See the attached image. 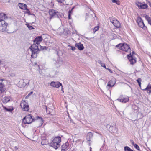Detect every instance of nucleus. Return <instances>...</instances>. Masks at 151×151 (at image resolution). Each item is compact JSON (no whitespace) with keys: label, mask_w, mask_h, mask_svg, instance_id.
<instances>
[{"label":"nucleus","mask_w":151,"mask_h":151,"mask_svg":"<svg viewBox=\"0 0 151 151\" xmlns=\"http://www.w3.org/2000/svg\"><path fill=\"white\" fill-rule=\"evenodd\" d=\"M34 43L29 47V49L32 52V57L35 58L37 57L40 50L39 46L40 42L37 40H36L35 39L34 40Z\"/></svg>","instance_id":"f257e3e1"},{"label":"nucleus","mask_w":151,"mask_h":151,"mask_svg":"<svg viewBox=\"0 0 151 151\" xmlns=\"http://www.w3.org/2000/svg\"><path fill=\"white\" fill-rule=\"evenodd\" d=\"M36 119H40V122L41 124V126L43 124V119L41 117L37 116L35 117V119L32 117V116L31 114H29L26 116L23 119L22 122L24 124H30L32 122Z\"/></svg>","instance_id":"f03ea898"},{"label":"nucleus","mask_w":151,"mask_h":151,"mask_svg":"<svg viewBox=\"0 0 151 151\" xmlns=\"http://www.w3.org/2000/svg\"><path fill=\"white\" fill-rule=\"evenodd\" d=\"M7 18L8 17L5 14L0 13V27L2 31H5L7 28L8 24L4 20Z\"/></svg>","instance_id":"7ed1b4c3"},{"label":"nucleus","mask_w":151,"mask_h":151,"mask_svg":"<svg viewBox=\"0 0 151 151\" xmlns=\"http://www.w3.org/2000/svg\"><path fill=\"white\" fill-rule=\"evenodd\" d=\"M61 142H41V144L46 148L48 146L53 147L55 150L57 149L60 146Z\"/></svg>","instance_id":"20e7f679"},{"label":"nucleus","mask_w":151,"mask_h":151,"mask_svg":"<svg viewBox=\"0 0 151 151\" xmlns=\"http://www.w3.org/2000/svg\"><path fill=\"white\" fill-rule=\"evenodd\" d=\"M116 47H118L122 50L126 52H130L131 49L129 46L126 44L120 43L116 46Z\"/></svg>","instance_id":"39448f33"},{"label":"nucleus","mask_w":151,"mask_h":151,"mask_svg":"<svg viewBox=\"0 0 151 151\" xmlns=\"http://www.w3.org/2000/svg\"><path fill=\"white\" fill-rule=\"evenodd\" d=\"M22 109L24 111H28L29 110V106L28 103L25 101H22L20 104Z\"/></svg>","instance_id":"423d86ee"},{"label":"nucleus","mask_w":151,"mask_h":151,"mask_svg":"<svg viewBox=\"0 0 151 151\" xmlns=\"http://www.w3.org/2000/svg\"><path fill=\"white\" fill-rule=\"evenodd\" d=\"M49 13L50 15V19H51L53 17H58V12H56L55 10L51 9L49 10Z\"/></svg>","instance_id":"0eeeda50"},{"label":"nucleus","mask_w":151,"mask_h":151,"mask_svg":"<svg viewBox=\"0 0 151 151\" xmlns=\"http://www.w3.org/2000/svg\"><path fill=\"white\" fill-rule=\"evenodd\" d=\"M137 21L139 26L141 28L145 29L147 28L145 26L143 20L140 17H138L137 19Z\"/></svg>","instance_id":"6e6552de"},{"label":"nucleus","mask_w":151,"mask_h":151,"mask_svg":"<svg viewBox=\"0 0 151 151\" xmlns=\"http://www.w3.org/2000/svg\"><path fill=\"white\" fill-rule=\"evenodd\" d=\"M136 4L140 9H144L147 8L148 7V6L147 4L145 3L144 4L141 3L138 1L136 2Z\"/></svg>","instance_id":"1a4fd4ad"},{"label":"nucleus","mask_w":151,"mask_h":151,"mask_svg":"<svg viewBox=\"0 0 151 151\" xmlns=\"http://www.w3.org/2000/svg\"><path fill=\"white\" fill-rule=\"evenodd\" d=\"M70 147L69 142H65L61 145V151H67Z\"/></svg>","instance_id":"9d476101"},{"label":"nucleus","mask_w":151,"mask_h":151,"mask_svg":"<svg viewBox=\"0 0 151 151\" xmlns=\"http://www.w3.org/2000/svg\"><path fill=\"white\" fill-rule=\"evenodd\" d=\"M117 100L120 102L125 103L129 100V98L128 97L126 98L124 97L123 96L121 95L117 99Z\"/></svg>","instance_id":"9b49d317"},{"label":"nucleus","mask_w":151,"mask_h":151,"mask_svg":"<svg viewBox=\"0 0 151 151\" xmlns=\"http://www.w3.org/2000/svg\"><path fill=\"white\" fill-rule=\"evenodd\" d=\"M127 57L131 64L133 65L136 62V60L135 59L133 58L132 56V55L131 53L127 55Z\"/></svg>","instance_id":"f8f14e48"},{"label":"nucleus","mask_w":151,"mask_h":151,"mask_svg":"<svg viewBox=\"0 0 151 151\" xmlns=\"http://www.w3.org/2000/svg\"><path fill=\"white\" fill-rule=\"evenodd\" d=\"M50 85L53 87L58 88L62 86V84L59 82L52 81L50 83Z\"/></svg>","instance_id":"ddd939ff"},{"label":"nucleus","mask_w":151,"mask_h":151,"mask_svg":"<svg viewBox=\"0 0 151 151\" xmlns=\"http://www.w3.org/2000/svg\"><path fill=\"white\" fill-rule=\"evenodd\" d=\"M109 131L111 133L114 134H116L118 131V129L114 126H110Z\"/></svg>","instance_id":"4468645a"},{"label":"nucleus","mask_w":151,"mask_h":151,"mask_svg":"<svg viewBox=\"0 0 151 151\" xmlns=\"http://www.w3.org/2000/svg\"><path fill=\"white\" fill-rule=\"evenodd\" d=\"M115 79L114 78H113L108 82L107 86H109L110 87H112L115 84L116 81Z\"/></svg>","instance_id":"2eb2a0df"},{"label":"nucleus","mask_w":151,"mask_h":151,"mask_svg":"<svg viewBox=\"0 0 151 151\" xmlns=\"http://www.w3.org/2000/svg\"><path fill=\"white\" fill-rule=\"evenodd\" d=\"M93 136V134L91 132H88L86 136V139L88 142L91 140Z\"/></svg>","instance_id":"dca6fc26"},{"label":"nucleus","mask_w":151,"mask_h":151,"mask_svg":"<svg viewBox=\"0 0 151 151\" xmlns=\"http://www.w3.org/2000/svg\"><path fill=\"white\" fill-rule=\"evenodd\" d=\"M113 24L116 27L119 28L120 27V24L117 20H113Z\"/></svg>","instance_id":"f3484780"},{"label":"nucleus","mask_w":151,"mask_h":151,"mask_svg":"<svg viewBox=\"0 0 151 151\" xmlns=\"http://www.w3.org/2000/svg\"><path fill=\"white\" fill-rule=\"evenodd\" d=\"M75 46L77 47L78 49L80 50H83L84 47L83 45L81 44L80 42L76 43L75 44Z\"/></svg>","instance_id":"a211bd4d"},{"label":"nucleus","mask_w":151,"mask_h":151,"mask_svg":"<svg viewBox=\"0 0 151 151\" xmlns=\"http://www.w3.org/2000/svg\"><path fill=\"white\" fill-rule=\"evenodd\" d=\"M5 90L4 85L2 83V81L0 80V93L4 92Z\"/></svg>","instance_id":"6ab92c4d"},{"label":"nucleus","mask_w":151,"mask_h":151,"mask_svg":"<svg viewBox=\"0 0 151 151\" xmlns=\"http://www.w3.org/2000/svg\"><path fill=\"white\" fill-rule=\"evenodd\" d=\"M10 97L9 96H5L2 99V102L4 103H6L10 101Z\"/></svg>","instance_id":"aec40b11"},{"label":"nucleus","mask_w":151,"mask_h":151,"mask_svg":"<svg viewBox=\"0 0 151 151\" xmlns=\"http://www.w3.org/2000/svg\"><path fill=\"white\" fill-rule=\"evenodd\" d=\"M142 90L147 91V93L149 94H150L151 93V85L149 84L145 88L142 89Z\"/></svg>","instance_id":"412c9836"},{"label":"nucleus","mask_w":151,"mask_h":151,"mask_svg":"<svg viewBox=\"0 0 151 151\" xmlns=\"http://www.w3.org/2000/svg\"><path fill=\"white\" fill-rule=\"evenodd\" d=\"M18 6L21 9L23 10L25 9L27 7V6L26 4L20 3H19L18 4Z\"/></svg>","instance_id":"4be33fe9"},{"label":"nucleus","mask_w":151,"mask_h":151,"mask_svg":"<svg viewBox=\"0 0 151 151\" xmlns=\"http://www.w3.org/2000/svg\"><path fill=\"white\" fill-rule=\"evenodd\" d=\"M52 142H61V138L59 136L54 137L52 139Z\"/></svg>","instance_id":"5701e85b"},{"label":"nucleus","mask_w":151,"mask_h":151,"mask_svg":"<svg viewBox=\"0 0 151 151\" xmlns=\"http://www.w3.org/2000/svg\"><path fill=\"white\" fill-rule=\"evenodd\" d=\"M132 146L134 147L138 151H142L140 149V148L138 145L135 142H131Z\"/></svg>","instance_id":"b1692460"},{"label":"nucleus","mask_w":151,"mask_h":151,"mask_svg":"<svg viewBox=\"0 0 151 151\" xmlns=\"http://www.w3.org/2000/svg\"><path fill=\"white\" fill-rule=\"evenodd\" d=\"M124 151H135L127 146L124 147Z\"/></svg>","instance_id":"393cba45"},{"label":"nucleus","mask_w":151,"mask_h":151,"mask_svg":"<svg viewBox=\"0 0 151 151\" xmlns=\"http://www.w3.org/2000/svg\"><path fill=\"white\" fill-rule=\"evenodd\" d=\"M145 17L146 19L148 21V24L151 26V18L147 15H145Z\"/></svg>","instance_id":"a878e982"},{"label":"nucleus","mask_w":151,"mask_h":151,"mask_svg":"<svg viewBox=\"0 0 151 151\" xmlns=\"http://www.w3.org/2000/svg\"><path fill=\"white\" fill-rule=\"evenodd\" d=\"M35 39L36 40H37L40 43L42 41V37L41 36L37 37Z\"/></svg>","instance_id":"bb28decb"},{"label":"nucleus","mask_w":151,"mask_h":151,"mask_svg":"<svg viewBox=\"0 0 151 151\" xmlns=\"http://www.w3.org/2000/svg\"><path fill=\"white\" fill-rule=\"evenodd\" d=\"M142 81L141 79L140 78H138L137 80V81L138 82L139 85L140 87H141V81Z\"/></svg>","instance_id":"cd10ccee"},{"label":"nucleus","mask_w":151,"mask_h":151,"mask_svg":"<svg viewBox=\"0 0 151 151\" xmlns=\"http://www.w3.org/2000/svg\"><path fill=\"white\" fill-rule=\"evenodd\" d=\"M112 2L113 3H116L117 5L120 4V2L118 0H112Z\"/></svg>","instance_id":"c85d7f7f"},{"label":"nucleus","mask_w":151,"mask_h":151,"mask_svg":"<svg viewBox=\"0 0 151 151\" xmlns=\"http://www.w3.org/2000/svg\"><path fill=\"white\" fill-rule=\"evenodd\" d=\"M26 10V11L25 13H27L29 14V15H33L34 16H35V15L33 14H30V11L27 8V7L25 9Z\"/></svg>","instance_id":"c756f323"},{"label":"nucleus","mask_w":151,"mask_h":151,"mask_svg":"<svg viewBox=\"0 0 151 151\" xmlns=\"http://www.w3.org/2000/svg\"><path fill=\"white\" fill-rule=\"evenodd\" d=\"M26 25L27 27L29 28V29L30 30H31L34 29V28L31 25H30L28 24H26Z\"/></svg>","instance_id":"7c9ffc66"},{"label":"nucleus","mask_w":151,"mask_h":151,"mask_svg":"<svg viewBox=\"0 0 151 151\" xmlns=\"http://www.w3.org/2000/svg\"><path fill=\"white\" fill-rule=\"evenodd\" d=\"M4 108L8 112H12L13 110V109H9L6 108L4 106Z\"/></svg>","instance_id":"2f4dec72"},{"label":"nucleus","mask_w":151,"mask_h":151,"mask_svg":"<svg viewBox=\"0 0 151 151\" xmlns=\"http://www.w3.org/2000/svg\"><path fill=\"white\" fill-rule=\"evenodd\" d=\"M99 29V26H96L94 27V29L93 30V32L94 33H95V32L97 31Z\"/></svg>","instance_id":"473e14b6"},{"label":"nucleus","mask_w":151,"mask_h":151,"mask_svg":"<svg viewBox=\"0 0 151 151\" xmlns=\"http://www.w3.org/2000/svg\"><path fill=\"white\" fill-rule=\"evenodd\" d=\"M98 63L100 64L101 65L102 67L103 66V65H103L105 64V63H103L102 61L101 60H98Z\"/></svg>","instance_id":"72a5a7b5"},{"label":"nucleus","mask_w":151,"mask_h":151,"mask_svg":"<svg viewBox=\"0 0 151 151\" xmlns=\"http://www.w3.org/2000/svg\"><path fill=\"white\" fill-rule=\"evenodd\" d=\"M40 48V50H44L45 49H46V47H45L41 46L40 45H39V47Z\"/></svg>","instance_id":"f704fd0d"},{"label":"nucleus","mask_w":151,"mask_h":151,"mask_svg":"<svg viewBox=\"0 0 151 151\" xmlns=\"http://www.w3.org/2000/svg\"><path fill=\"white\" fill-rule=\"evenodd\" d=\"M104 142V143L103 145H102V146H101V147L100 149V151H101L103 150V149L104 148V147L105 146V142Z\"/></svg>","instance_id":"c9c22d12"},{"label":"nucleus","mask_w":151,"mask_h":151,"mask_svg":"<svg viewBox=\"0 0 151 151\" xmlns=\"http://www.w3.org/2000/svg\"><path fill=\"white\" fill-rule=\"evenodd\" d=\"M69 46L71 47V49L73 51H74L76 50V47H74V46Z\"/></svg>","instance_id":"e433bc0d"},{"label":"nucleus","mask_w":151,"mask_h":151,"mask_svg":"<svg viewBox=\"0 0 151 151\" xmlns=\"http://www.w3.org/2000/svg\"><path fill=\"white\" fill-rule=\"evenodd\" d=\"M57 2L60 3H63L64 0H56Z\"/></svg>","instance_id":"4c0bfd02"},{"label":"nucleus","mask_w":151,"mask_h":151,"mask_svg":"<svg viewBox=\"0 0 151 151\" xmlns=\"http://www.w3.org/2000/svg\"><path fill=\"white\" fill-rule=\"evenodd\" d=\"M108 71H109L111 73H113V72L109 68H107V69Z\"/></svg>","instance_id":"58836bf2"},{"label":"nucleus","mask_w":151,"mask_h":151,"mask_svg":"<svg viewBox=\"0 0 151 151\" xmlns=\"http://www.w3.org/2000/svg\"><path fill=\"white\" fill-rule=\"evenodd\" d=\"M68 18L69 19H71V15L70 14H68Z\"/></svg>","instance_id":"ea45409f"},{"label":"nucleus","mask_w":151,"mask_h":151,"mask_svg":"<svg viewBox=\"0 0 151 151\" xmlns=\"http://www.w3.org/2000/svg\"><path fill=\"white\" fill-rule=\"evenodd\" d=\"M14 148L16 150H18L19 148V147L17 146H15Z\"/></svg>","instance_id":"a19ab883"},{"label":"nucleus","mask_w":151,"mask_h":151,"mask_svg":"<svg viewBox=\"0 0 151 151\" xmlns=\"http://www.w3.org/2000/svg\"><path fill=\"white\" fill-rule=\"evenodd\" d=\"M72 13V12L70 11V10H69V11L68 12V14H70V15H71V14Z\"/></svg>","instance_id":"79ce46f5"},{"label":"nucleus","mask_w":151,"mask_h":151,"mask_svg":"<svg viewBox=\"0 0 151 151\" xmlns=\"http://www.w3.org/2000/svg\"><path fill=\"white\" fill-rule=\"evenodd\" d=\"M104 65L103 66H102V67H104L105 69H107L108 68H106V66H105V64L104 65Z\"/></svg>","instance_id":"37998d69"},{"label":"nucleus","mask_w":151,"mask_h":151,"mask_svg":"<svg viewBox=\"0 0 151 151\" xmlns=\"http://www.w3.org/2000/svg\"><path fill=\"white\" fill-rule=\"evenodd\" d=\"M61 86V87H62L61 90L63 91V92H64V91H63V86L62 85Z\"/></svg>","instance_id":"c03bdc74"},{"label":"nucleus","mask_w":151,"mask_h":151,"mask_svg":"<svg viewBox=\"0 0 151 151\" xmlns=\"http://www.w3.org/2000/svg\"><path fill=\"white\" fill-rule=\"evenodd\" d=\"M33 93V92L32 91H31V92H30V93H29V94L28 95L29 96V95H30L32 94Z\"/></svg>","instance_id":"a18cd8bd"},{"label":"nucleus","mask_w":151,"mask_h":151,"mask_svg":"<svg viewBox=\"0 0 151 151\" xmlns=\"http://www.w3.org/2000/svg\"><path fill=\"white\" fill-rule=\"evenodd\" d=\"M148 4L151 7V3H150V2H149Z\"/></svg>","instance_id":"49530a36"},{"label":"nucleus","mask_w":151,"mask_h":151,"mask_svg":"<svg viewBox=\"0 0 151 151\" xmlns=\"http://www.w3.org/2000/svg\"><path fill=\"white\" fill-rule=\"evenodd\" d=\"M74 8H75V6L73 7V8H72L70 10L72 12L73 10V9H74Z\"/></svg>","instance_id":"de8ad7c7"},{"label":"nucleus","mask_w":151,"mask_h":151,"mask_svg":"<svg viewBox=\"0 0 151 151\" xmlns=\"http://www.w3.org/2000/svg\"><path fill=\"white\" fill-rule=\"evenodd\" d=\"M76 150H77V149L75 148L72 151H76Z\"/></svg>","instance_id":"09e8293b"},{"label":"nucleus","mask_w":151,"mask_h":151,"mask_svg":"<svg viewBox=\"0 0 151 151\" xmlns=\"http://www.w3.org/2000/svg\"><path fill=\"white\" fill-rule=\"evenodd\" d=\"M88 145L89 146H90L91 145V142H89Z\"/></svg>","instance_id":"8fccbe9b"},{"label":"nucleus","mask_w":151,"mask_h":151,"mask_svg":"<svg viewBox=\"0 0 151 151\" xmlns=\"http://www.w3.org/2000/svg\"><path fill=\"white\" fill-rule=\"evenodd\" d=\"M90 150H92V148L91 147H90L89 148Z\"/></svg>","instance_id":"3c124183"},{"label":"nucleus","mask_w":151,"mask_h":151,"mask_svg":"<svg viewBox=\"0 0 151 151\" xmlns=\"http://www.w3.org/2000/svg\"><path fill=\"white\" fill-rule=\"evenodd\" d=\"M28 96H29V95H27V96L26 97V98H27V97H28Z\"/></svg>","instance_id":"603ef678"},{"label":"nucleus","mask_w":151,"mask_h":151,"mask_svg":"<svg viewBox=\"0 0 151 151\" xmlns=\"http://www.w3.org/2000/svg\"><path fill=\"white\" fill-rule=\"evenodd\" d=\"M111 22L112 23V24H113V20L112 21H111Z\"/></svg>","instance_id":"864d4df0"},{"label":"nucleus","mask_w":151,"mask_h":151,"mask_svg":"<svg viewBox=\"0 0 151 151\" xmlns=\"http://www.w3.org/2000/svg\"><path fill=\"white\" fill-rule=\"evenodd\" d=\"M134 53V51H133L132 52V53H133V54Z\"/></svg>","instance_id":"5fc2aeb1"},{"label":"nucleus","mask_w":151,"mask_h":151,"mask_svg":"<svg viewBox=\"0 0 151 151\" xmlns=\"http://www.w3.org/2000/svg\"><path fill=\"white\" fill-rule=\"evenodd\" d=\"M145 145H147V144H146V143H145Z\"/></svg>","instance_id":"6e6d98bb"},{"label":"nucleus","mask_w":151,"mask_h":151,"mask_svg":"<svg viewBox=\"0 0 151 151\" xmlns=\"http://www.w3.org/2000/svg\"><path fill=\"white\" fill-rule=\"evenodd\" d=\"M90 151H92V150H90Z\"/></svg>","instance_id":"4d7b16f0"},{"label":"nucleus","mask_w":151,"mask_h":151,"mask_svg":"<svg viewBox=\"0 0 151 151\" xmlns=\"http://www.w3.org/2000/svg\"><path fill=\"white\" fill-rule=\"evenodd\" d=\"M5 151H8L6 150H5Z\"/></svg>","instance_id":"13d9d810"}]
</instances>
